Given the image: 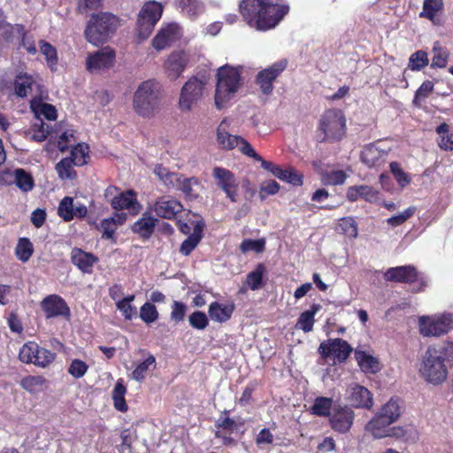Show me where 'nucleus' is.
<instances>
[{
    "mask_svg": "<svg viewBox=\"0 0 453 453\" xmlns=\"http://www.w3.org/2000/svg\"><path fill=\"white\" fill-rule=\"evenodd\" d=\"M288 4L273 0H242L240 12L247 24L257 31L275 28L289 12Z\"/></svg>",
    "mask_w": 453,
    "mask_h": 453,
    "instance_id": "1",
    "label": "nucleus"
},
{
    "mask_svg": "<svg viewBox=\"0 0 453 453\" xmlns=\"http://www.w3.org/2000/svg\"><path fill=\"white\" fill-rule=\"evenodd\" d=\"M449 366H453V342H450L438 348L428 347L420 372L428 382L438 385L447 379Z\"/></svg>",
    "mask_w": 453,
    "mask_h": 453,
    "instance_id": "2",
    "label": "nucleus"
},
{
    "mask_svg": "<svg viewBox=\"0 0 453 453\" xmlns=\"http://www.w3.org/2000/svg\"><path fill=\"white\" fill-rule=\"evenodd\" d=\"M119 25V17L111 12L94 13L87 22L85 39L94 46L103 45L113 36Z\"/></svg>",
    "mask_w": 453,
    "mask_h": 453,
    "instance_id": "3",
    "label": "nucleus"
},
{
    "mask_svg": "<svg viewBox=\"0 0 453 453\" xmlns=\"http://www.w3.org/2000/svg\"><path fill=\"white\" fill-rule=\"evenodd\" d=\"M242 66L233 67L229 65L220 66L217 71L215 105L222 109L234 96L242 85Z\"/></svg>",
    "mask_w": 453,
    "mask_h": 453,
    "instance_id": "4",
    "label": "nucleus"
},
{
    "mask_svg": "<svg viewBox=\"0 0 453 453\" xmlns=\"http://www.w3.org/2000/svg\"><path fill=\"white\" fill-rule=\"evenodd\" d=\"M160 104V85L153 80L143 81L136 89L133 99L134 111L150 118L154 115Z\"/></svg>",
    "mask_w": 453,
    "mask_h": 453,
    "instance_id": "5",
    "label": "nucleus"
},
{
    "mask_svg": "<svg viewBox=\"0 0 453 453\" xmlns=\"http://www.w3.org/2000/svg\"><path fill=\"white\" fill-rule=\"evenodd\" d=\"M319 142H334L341 141L346 134V119L339 109L326 110L319 119L318 127Z\"/></svg>",
    "mask_w": 453,
    "mask_h": 453,
    "instance_id": "6",
    "label": "nucleus"
},
{
    "mask_svg": "<svg viewBox=\"0 0 453 453\" xmlns=\"http://www.w3.org/2000/svg\"><path fill=\"white\" fill-rule=\"evenodd\" d=\"M245 420L242 418L234 419L230 417V411L224 410L220 412L219 418L215 421L214 436L221 441L226 447H235L238 439L245 434Z\"/></svg>",
    "mask_w": 453,
    "mask_h": 453,
    "instance_id": "7",
    "label": "nucleus"
},
{
    "mask_svg": "<svg viewBox=\"0 0 453 453\" xmlns=\"http://www.w3.org/2000/svg\"><path fill=\"white\" fill-rule=\"evenodd\" d=\"M383 277L386 281L395 283H404L411 285L415 282H418L420 286L418 289L415 290V292L424 290L426 286L425 280L420 277V273L413 265L390 267L384 273Z\"/></svg>",
    "mask_w": 453,
    "mask_h": 453,
    "instance_id": "8",
    "label": "nucleus"
},
{
    "mask_svg": "<svg viewBox=\"0 0 453 453\" xmlns=\"http://www.w3.org/2000/svg\"><path fill=\"white\" fill-rule=\"evenodd\" d=\"M211 175L217 188L223 191L232 203H236L239 196V180L235 174L227 168L215 166Z\"/></svg>",
    "mask_w": 453,
    "mask_h": 453,
    "instance_id": "9",
    "label": "nucleus"
},
{
    "mask_svg": "<svg viewBox=\"0 0 453 453\" xmlns=\"http://www.w3.org/2000/svg\"><path fill=\"white\" fill-rule=\"evenodd\" d=\"M453 328L451 314H442L436 318L421 317L419 319V332L423 336H441Z\"/></svg>",
    "mask_w": 453,
    "mask_h": 453,
    "instance_id": "10",
    "label": "nucleus"
},
{
    "mask_svg": "<svg viewBox=\"0 0 453 453\" xmlns=\"http://www.w3.org/2000/svg\"><path fill=\"white\" fill-rule=\"evenodd\" d=\"M287 66L288 60L280 59L257 73L255 82L264 95L272 94L273 82L286 70Z\"/></svg>",
    "mask_w": 453,
    "mask_h": 453,
    "instance_id": "11",
    "label": "nucleus"
},
{
    "mask_svg": "<svg viewBox=\"0 0 453 453\" xmlns=\"http://www.w3.org/2000/svg\"><path fill=\"white\" fill-rule=\"evenodd\" d=\"M319 352L323 358L333 357L334 362L342 363L352 352V348L345 340L334 338L322 342Z\"/></svg>",
    "mask_w": 453,
    "mask_h": 453,
    "instance_id": "12",
    "label": "nucleus"
},
{
    "mask_svg": "<svg viewBox=\"0 0 453 453\" xmlns=\"http://www.w3.org/2000/svg\"><path fill=\"white\" fill-rule=\"evenodd\" d=\"M355 413L347 405L337 404L333 408L331 416L328 418L330 427L339 434L348 433L354 422Z\"/></svg>",
    "mask_w": 453,
    "mask_h": 453,
    "instance_id": "13",
    "label": "nucleus"
},
{
    "mask_svg": "<svg viewBox=\"0 0 453 453\" xmlns=\"http://www.w3.org/2000/svg\"><path fill=\"white\" fill-rule=\"evenodd\" d=\"M205 82L200 81L197 77L193 76L184 84L181 88L179 105L183 111L191 110L203 96Z\"/></svg>",
    "mask_w": 453,
    "mask_h": 453,
    "instance_id": "14",
    "label": "nucleus"
},
{
    "mask_svg": "<svg viewBox=\"0 0 453 453\" xmlns=\"http://www.w3.org/2000/svg\"><path fill=\"white\" fill-rule=\"evenodd\" d=\"M115 59V50L106 46L94 53L88 54L86 59V69L89 73L110 69L113 66Z\"/></svg>",
    "mask_w": 453,
    "mask_h": 453,
    "instance_id": "15",
    "label": "nucleus"
},
{
    "mask_svg": "<svg viewBox=\"0 0 453 453\" xmlns=\"http://www.w3.org/2000/svg\"><path fill=\"white\" fill-rule=\"evenodd\" d=\"M217 142L219 147L225 150H232L238 147L240 152L245 155L247 144L251 145L246 139L239 135H234L228 132V124L224 119L217 128Z\"/></svg>",
    "mask_w": 453,
    "mask_h": 453,
    "instance_id": "16",
    "label": "nucleus"
},
{
    "mask_svg": "<svg viewBox=\"0 0 453 453\" xmlns=\"http://www.w3.org/2000/svg\"><path fill=\"white\" fill-rule=\"evenodd\" d=\"M154 211L159 218L176 219L184 212V207L178 199L171 196H163L155 202Z\"/></svg>",
    "mask_w": 453,
    "mask_h": 453,
    "instance_id": "17",
    "label": "nucleus"
},
{
    "mask_svg": "<svg viewBox=\"0 0 453 453\" xmlns=\"http://www.w3.org/2000/svg\"><path fill=\"white\" fill-rule=\"evenodd\" d=\"M41 308L46 319L64 317L69 319L71 311L63 297L57 294L49 295L41 302Z\"/></svg>",
    "mask_w": 453,
    "mask_h": 453,
    "instance_id": "18",
    "label": "nucleus"
},
{
    "mask_svg": "<svg viewBox=\"0 0 453 453\" xmlns=\"http://www.w3.org/2000/svg\"><path fill=\"white\" fill-rule=\"evenodd\" d=\"M188 63V57L184 51L172 52L163 65L167 78L170 81H176L186 69Z\"/></svg>",
    "mask_w": 453,
    "mask_h": 453,
    "instance_id": "19",
    "label": "nucleus"
},
{
    "mask_svg": "<svg viewBox=\"0 0 453 453\" xmlns=\"http://www.w3.org/2000/svg\"><path fill=\"white\" fill-rule=\"evenodd\" d=\"M111 207L115 211L129 210L132 215L140 212L142 205L137 201L136 194L134 190L120 192L117 197L111 200Z\"/></svg>",
    "mask_w": 453,
    "mask_h": 453,
    "instance_id": "20",
    "label": "nucleus"
},
{
    "mask_svg": "<svg viewBox=\"0 0 453 453\" xmlns=\"http://www.w3.org/2000/svg\"><path fill=\"white\" fill-rule=\"evenodd\" d=\"M98 257L91 252H87L80 248H73L71 251V262L83 273H92Z\"/></svg>",
    "mask_w": 453,
    "mask_h": 453,
    "instance_id": "21",
    "label": "nucleus"
},
{
    "mask_svg": "<svg viewBox=\"0 0 453 453\" xmlns=\"http://www.w3.org/2000/svg\"><path fill=\"white\" fill-rule=\"evenodd\" d=\"M158 219L150 211L142 213V217L133 224L131 230L143 239H149L155 231Z\"/></svg>",
    "mask_w": 453,
    "mask_h": 453,
    "instance_id": "22",
    "label": "nucleus"
},
{
    "mask_svg": "<svg viewBox=\"0 0 453 453\" xmlns=\"http://www.w3.org/2000/svg\"><path fill=\"white\" fill-rule=\"evenodd\" d=\"M235 309L234 303L223 304L217 301L211 303L208 309V314L211 320L219 323H224L230 319Z\"/></svg>",
    "mask_w": 453,
    "mask_h": 453,
    "instance_id": "23",
    "label": "nucleus"
},
{
    "mask_svg": "<svg viewBox=\"0 0 453 453\" xmlns=\"http://www.w3.org/2000/svg\"><path fill=\"white\" fill-rule=\"evenodd\" d=\"M349 401L356 408L370 409L372 406L371 392L365 387L356 385L351 388Z\"/></svg>",
    "mask_w": 453,
    "mask_h": 453,
    "instance_id": "24",
    "label": "nucleus"
},
{
    "mask_svg": "<svg viewBox=\"0 0 453 453\" xmlns=\"http://www.w3.org/2000/svg\"><path fill=\"white\" fill-rule=\"evenodd\" d=\"M393 423L392 418L389 419L378 412L367 424V429L375 438H384L390 435L388 433V426Z\"/></svg>",
    "mask_w": 453,
    "mask_h": 453,
    "instance_id": "25",
    "label": "nucleus"
},
{
    "mask_svg": "<svg viewBox=\"0 0 453 453\" xmlns=\"http://www.w3.org/2000/svg\"><path fill=\"white\" fill-rule=\"evenodd\" d=\"M204 224L202 220L196 222L193 227V233L185 239L180 248V252L184 256H188L199 244L203 237Z\"/></svg>",
    "mask_w": 453,
    "mask_h": 453,
    "instance_id": "26",
    "label": "nucleus"
},
{
    "mask_svg": "<svg viewBox=\"0 0 453 453\" xmlns=\"http://www.w3.org/2000/svg\"><path fill=\"white\" fill-rule=\"evenodd\" d=\"M176 27L174 25H168L162 28L152 40V46L161 50L170 46L175 40Z\"/></svg>",
    "mask_w": 453,
    "mask_h": 453,
    "instance_id": "27",
    "label": "nucleus"
},
{
    "mask_svg": "<svg viewBox=\"0 0 453 453\" xmlns=\"http://www.w3.org/2000/svg\"><path fill=\"white\" fill-rule=\"evenodd\" d=\"M35 80L33 76L27 73L20 72L14 79V93L17 96L24 98L32 90Z\"/></svg>",
    "mask_w": 453,
    "mask_h": 453,
    "instance_id": "28",
    "label": "nucleus"
},
{
    "mask_svg": "<svg viewBox=\"0 0 453 453\" xmlns=\"http://www.w3.org/2000/svg\"><path fill=\"white\" fill-rule=\"evenodd\" d=\"M321 309L319 303H313L311 309L302 312L297 319L296 328L303 330L304 333L312 331L315 323V315Z\"/></svg>",
    "mask_w": 453,
    "mask_h": 453,
    "instance_id": "29",
    "label": "nucleus"
},
{
    "mask_svg": "<svg viewBox=\"0 0 453 453\" xmlns=\"http://www.w3.org/2000/svg\"><path fill=\"white\" fill-rule=\"evenodd\" d=\"M157 366L156 357L148 353L147 357L139 362L133 370L130 377L140 383L143 382L149 370H154Z\"/></svg>",
    "mask_w": 453,
    "mask_h": 453,
    "instance_id": "30",
    "label": "nucleus"
},
{
    "mask_svg": "<svg viewBox=\"0 0 453 453\" xmlns=\"http://www.w3.org/2000/svg\"><path fill=\"white\" fill-rule=\"evenodd\" d=\"M334 400L331 397L318 396L314 399L313 404L310 409L312 415L317 417L328 418L331 416Z\"/></svg>",
    "mask_w": 453,
    "mask_h": 453,
    "instance_id": "31",
    "label": "nucleus"
},
{
    "mask_svg": "<svg viewBox=\"0 0 453 453\" xmlns=\"http://www.w3.org/2000/svg\"><path fill=\"white\" fill-rule=\"evenodd\" d=\"M244 148L246 149L245 156L251 157L257 162H260L261 167L263 169L270 172L276 178H280V174L282 173L283 169L280 165L274 164L273 162L265 160L258 153L256 152L251 145L247 144Z\"/></svg>",
    "mask_w": 453,
    "mask_h": 453,
    "instance_id": "32",
    "label": "nucleus"
},
{
    "mask_svg": "<svg viewBox=\"0 0 453 453\" xmlns=\"http://www.w3.org/2000/svg\"><path fill=\"white\" fill-rule=\"evenodd\" d=\"M244 148L246 149L245 156L251 157L257 162H260L261 167L263 169L270 172L276 178H280V174L282 173L283 169L280 165L274 164L273 162L265 160L258 153L256 152L251 145L247 144Z\"/></svg>",
    "mask_w": 453,
    "mask_h": 453,
    "instance_id": "33",
    "label": "nucleus"
},
{
    "mask_svg": "<svg viewBox=\"0 0 453 453\" xmlns=\"http://www.w3.org/2000/svg\"><path fill=\"white\" fill-rule=\"evenodd\" d=\"M356 360L360 369L365 373H375L380 370V364L377 358L363 350H357Z\"/></svg>",
    "mask_w": 453,
    "mask_h": 453,
    "instance_id": "34",
    "label": "nucleus"
},
{
    "mask_svg": "<svg viewBox=\"0 0 453 453\" xmlns=\"http://www.w3.org/2000/svg\"><path fill=\"white\" fill-rule=\"evenodd\" d=\"M30 108L37 117L42 115L48 120H55L58 117L55 106L50 104L42 103L40 98L32 99Z\"/></svg>",
    "mask_w": 453,
    "mask_h": 453,
    "instance_id": "35",
    "label": "nucleus"
},
{
    "mask_svg": "<svg viewBox=\"0 0 453 453\" xmlns=\"http://www.w3.org/2000/svg\"><path fill=\"white\" fill-rule=\"evenodd\" d=\"M199 185L200 181L196 177L187 178L183 175L177 186V189L184 194L186 199L193 201L199 196L197 190L195 188L199 187Z\"/></svg>",
    "mask_w": 453,
    "mask_h": 453,
    "instance_id": "36",
    "label": "nucleus"
},
{
    "mask_svg": "<svg viewBox=\"0 0 453 453\" xmlns=\"http://www.w3.org/2000/svg\"><path fill=\"white\" fill-rule=\"evenodd\" d=\"M74 162L68 157L62 158L55 166L58 176L62 180H73L77 178V173L74 170Z\"/></svg>",
    "mask_w": 453,
    "mask_h": 453,
    "instance_id": "37",
    "label": "nucleus"
},
{
    "mask_svg": "<svg viewBox=\"0 0 453 453\" xmlns=\"http://www.w3.org/2000/svg\"><path fill=\"white\" fill-rule=\"evenodd\" d=\"M127 394V388L123 379H119L112 390L113 405L116 410L126 412L128 409L125 395Z\"/></svg>",
    "mask_w": 453,
    "mask_h": 453,
    "instance_id": "38",
    "label": "nucleus"
},
{
    "mask_svg": "<svg viewBox=\"0 0 453 453\" xmlns=\"http://www.w3.org/2000/svg\"><path fill=\"white\" fill-rule=\"evenodd\" d=\"M163 12V6L161 4L152 1L146 3L140 11L139 16L142 19L147 21H153L157 23Z\"/></svg>",
    "mask_w": 453,
    "mask_h": 453,
    "instance_id": "39",
    "label": "nucleus"
},
{
    "mask_svg": "<svg viewBox=\"0 0 453 453\" xmlns=\"http://www.w3.org/2000/svg\"><path fill=\"white\" fill-rule=\"evenodd\" d=\"M39 47L41 53L45 57L47 65L51 72H55L58 62L57 49L44 40L39 41Z\"/></svg>",
    "mask_w": 453,
    "mask_h": 453,
    "instance_id": "40",
    "label": "nucleus"
},
{
    "mask_svg": "<svg viewBox=\"0 0 453 453\" xmlns=\"http://www.w3.org/2000/svg\"><path fill=\"white\" fill-rule=\"evenodd\" d=\"M265 272V265L259 263L253 271L248 273L247 284L251 290H257L264 287L263 277Z\"/></svg>",
    "mask_w": 453,
    "mask_h": 453,
    "instance_id": "41",
    "label": "nucleus"
},
{
    "mask_svg": "<svg viewBox=\"0 0 453 453\" xmlns=\"http://www.w3.org/2000/svg\"><path fill=\"white\" fill-rule=\"evenodd\" d=\"M46 382V379L42 375H28L21 380L20 385L25 390L36 393L43 389Z\"/></svg>",
    "mask_w": 453,
    "mask_h": 453,
    "instance_id": "42",
    "label": "nucleus"
},
{
    "mask_svg": "<svg viewBox=\"0 0 453 453\" xmlns=\"http://www.w3.org/2000/svg\"><path fill=\"white\" fill-rule=\"evenodd\" d=\"M436 133L440 135L439 147L446 151L453 150V133H449V126L441 123L436 127Z\"/></svg>",
    "mask_w": 453,
    "mask_h": 453,
    "instance_id": "43",
    "label": "nucleus"
},
{
    "mask_svg": "<svg viewBox=\"0 0 453 453\" xmlns=\"http://www.w3.org/2000/svg\"><path fill=\"white\" fill-rule=\"evenodd\" d=\"M14 183L17 187L24 191L27 192L33 189L35 186V180L33 176L22 168H18L14 171Z\"/></svg>",
    "mask_w": 453,
    "mask_h": 453,
    "instance_id": "44",
    "label": "nucleus"
},
{
    "mask_svg": "<svg viewBox=\"0 0 453 453\" xmlns=\"http://www.w3.org/2000/svg\"><path fill=\"white\" fill-rule=\"evenodd\" d=\"M88 152L89 148L87 144L78 143L72 148L70 157H68L72 158L76 166H82L88 164L89 159Z\"/></svg>",
    "mask_w": 453,
    "mask_h": 453,
    "instance_id": "45",
    "label": "nucleus"
},
{
    "mask_svg": "<svg viewBox=\"0 0 453 453\" xmlns=\"http://www.w3.org/2000/svg\"><path fill=\"white\" fill-rule=\"evenodd\" d=\"M38 354V343L29 341L22 345L19 351V359L24 364H35Z\"/></svg>",
    "mask_w": 453,
    "mask_h": 453,
    "instance_id": "46",
    "label": "nucleus"
},
{
    "mask_svg": "<svg viewBox=\"0 0 453 453\" xmlns=\"http://www.w3.org/2000/svg\"><path fill=\"white\" fill-rule=\"evenodd\" d=\"M34 253V247L28 238L22 237L18 241L15 255L21 262H27Z\"/></svg>",
    "mask_w": 453,
    "mask_h": 453,
    "instance_id": "47",
    "label": "nucleus"
},
{
    "mask_svg": "<svg viewBox=\"0 0 453 453\" xmlns=\"http://www.w3.org/2000/svg\"><path fill=\"white\" fill-rule=\"evenodd\" d=\"M134 300V295H129L116 303L118 310L122 312L127 320H131L137 314L136 307L131 304Z\"/></svg>",
    "mask_w": 453,
    "mask_h": 453,
    "instance_id": "48",
    "label": "nucleus"
},
{
    "mask_svg": "<svg viewBox=\"0 0 453 453\" xmlns=\"http://www.w3.org/2000/svg\"><path fill=\"white\" fill-rule=\"evenodd\" d=\"M443 8V0H424L419 17L434 20L436 13Z\"/></svg>",
    "mask_w": 453,
    "mask_h": 453,
    "instance_id": "49",
    "label": "nucleus"
},
{
    "mask_svg": "<svg viewBox=\"0 0 453 453\" xmlns=\"http://www.w3.org/2000/svg\"><path fill=\"white\" fill-rule=\"evenodd\" d=\"M429 64L428 55L426 51L419 50L412 53L409 58L408 68L418 72Z\"/></svg>",
    "mask_w": 453,
    "mask_h": 453,
    "instance_id": "50",
    "label": "nucleus"
},
{
    "mask_svg": "<svg viewBox=\"0 0 453 453\" xmlns=\"http://www.w3.org/2000/svg\"><path fill=\"white\" fill-rule=\"evenodd\" d=\"M338 227L348 237L356 238L358 234L357 224L353 217H343L339 219Z\"/></svg>",
    "mask_w": 453,
    "mask_h": 453,
    "instance_id": "51",
    "label": "nucleus"
},
{
    "mask_svg": "<svg viewBox=\"0 0 453 453\" xmlns=\"http://www.w3.org/2000/svg\"><path fill=\"white\" fill-rule=\"evenodd\" d=\"M348 175L342 170H334L331 172H326L322 176V181L325 185L327 186H338L342 185Z\"/></svg>",
    "mask_w": 453,
    "mask_h": 453,
    "instance_id": "52",
    "label": "nucleus"
},
{
    "mask_svg": "<svg viewBox=\"0 0 453 453\" xmlns=\"http://www.w3.org/2000/svg\"><path fill=\"white\" fill-rule=\"evenodd\" d=\"M73 199L70 196L64 197L58 208V213L60 218L68 222L73 219Z\"/></svg>",
    "mask_w": 453,
    "mask_h": 453,
    "instance_id": "53",
    "label": "nucleus"
},
{
    "mask_svg": "<svg viewBox=\"0 0 453 453\" xmlns=\"http://www.w3.org/2000/svg\"><path fill=\"white\" fill-rule=\"evenodd\" d=\"M389 168H390V172L393 174L395 180H396V182L398 183V185L401 188H405L406 186H408L411 183V176L402 169L399 163L391 162L389 164Z\"/></svg>",
    "mask_w": 453,
    "mask_h": 453,
    "instance_id": "54",
    "label": "nucleus"
},
{
    "mask_svg": "<svg viewBox=\"0 0 453 453\" xmlns=\"http://www.w3.org/2000/svg\"><path fill=\"white\" fill-rule=\"evenodd\" d=\"M158 317L159 313L157 307L150 302H146L140 308V318L146 324L156 322L158 319Z\"/></svg>",
    "mask_w": 453,
    "mask_h": 453,
    "instance_id": "55",
    "label": "nucleus"
},
{
    "mask_svg": "<svg viewBox=\"0 0 453 453\" xmlns=\"http://www.w3.org/2000/svg\"><path fill=\"white\" fill-rule=\"evenodd\" d=\"M434 82L431 81H425L420 87L416 90L414 98L412 100L413 105L417 107L421 106V102L427 98L434 91Z\"/></svg>",
    "mask_w": 453,
    "mask_h": 453,
    "instance_id": "56",
    "label": "nucleus"
},
{
    "mask_svg": "<svg viewBox=\"0 0 453 453\" xmlns=\"http://www.w3.org/2000/svg\"><path fill=\"white\" fill-rule=\"evenodd\" d=\"M265 249V240L260 239H244L240 244V250L242 253L254 251L256 253H262Z\"/></svg>",
    "mask_w": 453,
    "mask_h": 453,
    "instance_id": "57",
    "label": "nucleus"
},
{
    "mask_svg": "<svg viewBox=\"0 0 453 453\" xmlns=\"http://www.w3.org/2000/svg\"><path fill=\"white\" fill-rule=\"evenodd\" d=\"M56 353L45 349L42 348L38 345V354L35 357V366L45 368L51 365L56 359Z\"/></svg>",
    "mask_w": 453,
    "mask_h": 453,
    "instance_id": "58",
    "label": "nucleus"
},
{
    "mask_svg": "<svg viewBox=\"0 0 453 453\" xmlns=\"http://www.w3.org/2000/svg\"><path fill=\"white\" fill-rule=\"evenodd\" d=\"M380 413L389 419L392 418L393 422H395L401 415V408L397 400L391 398L382 406Z\"/></svg>",
    "mask_w": 453,
    "mask_h": 453,
    "instance_id": "59",
    "label": "nucleus"
},
{
    "mask_svg": "<svg viewBox=\"0 0 453 453\" xmlns=\"http://www.w3.org/2000/svg\"><path fill=\"white\" fill-rule=\"evenodd\" d=\"M279 180L290 183L294 186H302L303 183V175L295 168L288 167L282 170V173Z\"/></svg>",
    "mask_w": 453,
    "mask_h": 453,
    "instance_id": "60",
    "label": "nucleus"
},
{
    "mask_svg": "<svg viewBox=\"0 0 453 453\" xmlns=\"http://www.w3.org/2000/svg\"><path fill=\"white\" fill-rule=\"evenodd\" d=\"M188 321L190 326L197 330H203L209 325L207 315L200 311H196L189 315Z\"/></svg>",
    "mask_w": 453,
    "mask_h": 453,
    "instance_id": "61",
    "label": "nucleus"
},
{
    "mask_svg": "<svg viewBox=\"0 0 453 453\" xmlns=\"http://www.w3.org/2000/svg\"><path fill=\"white\" fill-rule=\"evenodd\" d=\"M88 365L82 360L75 358L73 359L69 367L68 372L75 379L83 377L88 372Z\"/></svg>",
    "mask_w": 453,
    "mask_h": 453,
    "instance_id": "62",
    "label": "nucleus"
},
{
    "mask_svg": "<svg viewBox=\"0 0 453 453\" xmlns=\"http://www.w3.org/2000/svg\"><path fill=\"white\" fill-rule=\"evenodd\" d=\"M117 226L113 219L106 218L104 219L99 226V229L102 232V238L106 240H111L114 238V234L117 230Z\"/></svg>",
    "mask_w": 453,
    "mask_h": 453,
    "instance_id": "63",
    "label": "nucleus"
},
{
    "mask_svg": "<svg viewBox=\"0 0 453 453\" xmlns=\"http://www.w3.org/2000/svg\"><path fill=\"white\" fill-rule=\"evenodd\" d=\"M156 24L153 21L142 20V17L138 16L136 30L139 39L146 40L151 35Z\"/></svg>",
    "mask_w": 453,
    "mask_h": 453,
    "instance_id": "64",
    "label": "nucleus"
}]
</instances>
